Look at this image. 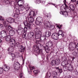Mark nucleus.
I'll list each match as a JSON object with an SVG mask.
<instances>
[{"label": "nucleus", "mask_w": 78, "mask_h": 78, "mask_svg": "<svg viewBox=\"0 0 78 78\" xmlns=\"http://www.w3.org/2000/svg\"><path fill=\"white\" fill-rule=\"evenodd\" d=\"M68 70L69 71H72L73 70V67L71 66L70 67V68H69L68 69Z\"/></svg>", "instance_id": "32"}, {"label": "nucleus", "mask_w": 78, "mask_h": 78, "mask_svg": "<svg viewBox=\"0 0 78 78\" xmlns=\"http://www.w3.org/2000/svg\"><path fill=\"white\" fill-rule=\"evenodd\" d=\"M58 34L59 35H59H61L62 37L64 36V34L62 33V31L61 30H60L59 31Z\"/></svg>", "instance_id": "24"}, {"label": "nucleus", "mask_w": 78, "mask_h": 78, "mask_svg": "<svg viewBox=\"0 0 78 78\" xmlns=\"http://www.w3.org/2000/svg\"><path fill=\"white\" fill-rule=\"evenodd\" d=\"M19 48L21 50L20 51V52H22V51H23V50H25V47L22 46V45H20Z\"/></svg>", "instance_id": "18"}, {"label": "nucleus", "mask_w": 78, "mask_h": 78, "mask_svg": "<svg viewBox=\"0 0 78 78\" xmlns=\"http://www.w3.org/2000/svg\"><path fill=\"white\" fill-rule=\"evenodd\" d=\"M41 4H42V5H44V4H45V1H42L41 2Z\"/></svg>", "instance_id": "47"}, {"label": "nucleus", "mask_w": 78, "mask_h": 78, "mask_svg": "<svg viewBox=\"0 0 78 78\" xmlns=\"http://www.w3.org/2000/svg\"><path fill=\"white\" fill-rule=\"evenodd\" d=\"M57 70L60 73H62V69H57Z\"/></svg>", "instance_id": "43"}, {"label": "nucleus", "mask_w": 78, "mask_h": 78, "mask_svg": "<svg viewBox=\"0 0 78 78\" xmlns=\"http://www.w3.org/2000/svg\"><path fill=\"white\" fill-rule=\"evenodd\" d=\"M46 76L48 78H51V73L50 72H48L46 74Z\"/></svg>", "instance_id": "22"}, {"label": "nucleus", "mask_w": 78, "mask_h": 78, "mask_svg": "<svg viewBox=\"0 0 78 78\" xmlns=\"http://www.w3.org/2000/svg\"><path fill=\"white\" fill-rule=\"evenodd\" d=\"M9 54H10V55H11L12 57H14V56H15V55H14V53H9Z\"/></svg>", "instance_id": "42"}, {"label": "nucleus", "mask_w": 78, "mask_h": 78, "mask_svg": "<svg viewBox=\"0 0 78 78\" xmlns=\"http://www.w3.org/2000/svg\"><path fill=\"white\" fill-rule=\"evenodd\" d=\"M0 28L1 29V30H3L4 28V26H3V25L2 24H0Z\"/></svg>", "instance_id": "33"}, {"label": "nucleus", "mask_w": 78, "mask_h": 78, "mask_svg": "<svg viewBox=\"0 0 78 78\" xmlns=\"http://www.w3.org/2000/svg\"><path fill=\"white\" fill-rule=\"evenodd\" d=\"M25 2V1L24 0H19L18 1V5L20 7H21L22 6L23 4V3Z\"/></svg>", "instance_id": "10"}, {"label": "nucleus", "mask_w": 78, "mask_h": 78, "mask_svg": "<svg viewBox=\"0 0 78 78\" xmlns=\"http://www.w3.org/2000/svg\"><path fill=\"white\" fill-rule=\"evenodd\" d=\"M0 20H1V21L3 22V21L4 20V18L2 16H0Z\"/></svg>", "instance_id": "38"}, {"label": "nucleus", "mask_w": 78, "mask_h": 78, "mask_svg": "<svg viewBox=\"0 0 78 78\" xmlns=\"http://www.w3.org/2000/svg\"><path fill=\"white\" fill-rule=\"evenodd\" d=\"M56 64L55 60H52L51 63V64L52 66H55Z\"/></svg>", "instance_id": "26"}, {"label": "nucleus", "mask_w": 78, "mask_h": 78, "mask_svg": "<svg viewBox=\"0 0 78 78\" xmlns=\"http://www.w3.org/2000/svg\"><path fill=\"white\" fill-rule=\"evenodd\" d=\"M43 37L44 38V39L45 38V36H43Z\"/></svg>", "instance_id": "63"}, {"label": "nucleus", "mask_w": 78, "mask_h": 78, "mask_svg": "<svg viewBox=\"0 0 78 78\" xmlns=\"http://www.w3.org/2000/svg\"><path fill=\"white\" fill-rule=\"evenodd\" d=\"M35 23L37 25H39L40 23H41L40 22L37 20L35 22Z\"/></svg>", "instance_id": "31"}, {"label": "nucleus", "mask_w": 78, "mask_h": 78, "mask_svg": "<svg viewBox=\"0 0 78 78\" xmlns=\"http://www.w3.org/2000/svg\"><path fill=\"white\" fill-rule=\"evenodd\" d=\"M60 14H62V15H64V11H61L60 12Z\"/></svg>", "instance_id": "49"}, {"label": "nucleus", "mask_w": 78, "mask_h": 78, "mask_svg": "<svg viewBox=\"0 0 78 78\" xmlns=\"http://www.w3.org/2000/svg\"><path fill=\"white\" fill-rule=\"evenodd\" d=\"M50 17H51V15H50Z\"/></svg>", "instance_id": "64"}, {"label": "nucleus", "mask_w": 78, "mask_h": 78, "mask_svg": "<svg viewBox=\"0 0 78 78\" xmlns=\"http://www.w3.org/2000/svg\"><path fill=\"white\" fill-rule=\"evenodd\" d=\"M45 35L46 37H49L51 36V33L49 32H46L45 33Z\"/></svg>", "instance_id": "17"}, {"label": "nucleus", "mask_w": 78, "mask_h": 78, "mask_svg": "<svg viewBox=\"0 0 78 78\" xmlns=\"http://www.w3.org/2000/svg\"><path fill=\"white\" fill-rule=\"evenodd\" d=\"M53 78H58V77H57L56 76H54Z\"/></svg>", "instance_id": "59"}, {"label": "nucleus", "mask_w": 78, "mask_h": 78, "mask_svg": "<svg viewBox=\"0 0 78 78\" xmlns=\"http://www.w3.org/2000/svg\"><path fill=\"white\" fill-rule=\"evenodd\" d=\"M1 57H2V56L0 55V58H1Z\"/></svg>", "instance_id": "62"}, {"label": "nucleus", "mask_w": 78, "mask_h": 78, "mask_svg": "<svg viewBox=\"0 0 78 78\" xmlns=\"http://www.w3.org/2000/svg\"><path fill=\"white\" fill-rule=\"evenodd\" d=\"M34 33L33 32H31L30 33V37H32L34 36Z\"/></svg>", "instance_id": "34"}, {"label": "nucleus", "mask_w": 78, "mask_h": 78, "mask_svg": "<svg viewBox=\"0 0 78 78\" xmlns=\"http://www.w3.org/2000/svg\"><path fill=\"white\" fill-rule=\"evenodd\" d=\"M50 28H52V29L54 28V26L52 25L50 26Z\"/></svg>", "instance_id": "51"}, {"label": "nucleus", "mask_w": 78, "mask_h": 78, "mask_svg": "<svg viewBox=\"0 0 78 78\" xmlns=\"http://www.w3.org/2000/svg\"><path fill=\"white\" fill-rule=\"evenodd\" d=\"M61 10H64V9H66V8L64 7V6L62 5L60 8Z\"/></svg>", "instance_id": "37"}, {"label": "nucleus", "mask_w": 78, "mask_h": 78, "mask_svg": "<svg viewBox=\"0 0 78 78\" xmlns=\"http://www.w3.org/2000/svg\"><path fill=\"white\" fill-rule=\"evenodd\" d=\"M37 20H39L40 23H42L43 22L42 18L41 17H38L37 18Z\"/></svg>", "instance_id": "19"}, {"label": "nucleus", "mask_w": 78, "mask_h": 78, "mask_svg": "<svg viewBox=\"0 0 78 78\" xmlns=\"http://www.w3.org/2000/svg\"><path fill=\"white\" fill-rule=\"evenodd\" d=\"M7 30L9 31H11V30H14V28H12V27L10 25H9L8 27H7Z\"/></svg>", "instance_id": "20"}, {"label": "nucleus", "mask_w": 78, "mask_h": 78, "mask_svg": "<svg viewBox=\"0 0 78 78\" xmlns=\"http://www.w3.org/2000/svg\"><path fill=\"white\" fill-rule=\"evenodd\" d=\"M52 74L53 76H56L57 75V72H56L55 71H52Z\"/></svg>", "instance_id": "25"}, {"label": "nucleus", "mask_w": 78, "mask_h": 78, "mask_svg": "<svg viewBox=\"0 0 78 78\" xmlns=\"http://www.w3.org/2000/svg\"><path fill=\"white\" fill-rule=\"evenodd\" d=\"M23 76V73H21L20 74V77L21 78H24V77H23L22 76Z\"/></svg>", "instance_id": "39"}, {"label": "nucleus", "mask_w": 78, "mask_h": 78, "mask_svg": "<svg viewBox=\"0 0 78 78\" xmlns=\"http://www.w3.org/2000/svg\"><path fill=\"white\" fill-rule=\"evenodd\" d=\"M35 52L36 53L37 55H39V54H42V50H39V47H36L35 49Z\"/></svg>", "instance_id": "7"}, {"label": "nucleus", "mask_w": 78, "mask_h": 78, "mask_svg": "<svg viewBox=\"0 0 78 78\" xmlns=\"http://www.w3.org/2000/svg\"><path fill=\"white\" fill-rule=\"evenodd\" d=\"M62 66H63V67H63L64 69V70H66V67H65V65H63V64H62Z\"/></svg>", "instance_id": "45"}, {"label": "nucleus", "mask_w": 78, "mask_h": 78, "mask_svg": "<svg viewBox=\"0 0 78 78\" xmlns=\"http://www.w3.org/2000/svg\"><path fill=\"white\" fill-rule=\"evenodd\" d=\"M8 19H6V21H4L3 23L5 27L6 28V29H7V27H8V24L9 23L8 22H7V21H8Z\"/></svg>", "instance_id": "14"}, {"label": "nucleus", "mask_w": 78, "mask_h": 78, "mask_svg": "<svg viewBox=\"0 0 78 78\" xmlns=\"http://www.w3.org/2000/svg\"><path fill=\"white\" fill-rule=\"evenodd\" d=\"M14 44V45L15 44V45H16L17 47L18 48H19L20 45H20V44L19 43H18V42L16 43V42H15V44Z\"/></svg>", "instance_id": "27"}, {"label": "nucleus", "mask_w": 78, "mask_h": 78, "mask_svg": "<svg viewBox=\"0 0 78 78\" xmlns=\"http://www.w3.org/2000/svg\"><path fill=\"white\" fill-rule=\"evenodd\" d=\"M75 9V6L73 4L70 5L68 8L66 9V11L67 12H71L73 11Z\"/></svg>", "instance_id": "4"}, {"label": "nucleus", "mask_w": 78, "mask_h": 78, "mask_svg": "<svg viewBox=\"0 0 78 78\" xmlns=\"http://www.w3.org/2000/svg\"><path fill=\"white\" fill-rule=\"evenodd\" d=\"M42 36V32L41 31L36 32L35 33V38L38 39L41 38Z\"/></svg>", "instance_id": "6"}, {"label": "nucleus", "mask_w": 78, "mask_h": 78, "mask_svg": "<svg viewBox=\"0 0 78 78\" xmlns=\"http://www.w3.org/2000/svg\"><path fill=\"white\" fill-rule=\"evenodd\" d=\"M48 4H49V5H54V6H55V4H51L50 3H48Z\"/></svg>", "instance_id": "53"}, {"label": "nucleus", "mask_w": 78, "mask_h": 78, "mask_svg": "<svg viewBox=\"0 0 78 78\" xmlns=\"http://www.w3.org/2000/svg\"><path fill=\"white\" fill-rule=\"evenodd\" d=\"M7 36L6 34V32L5 30H3L0 32V37L1 38H4Z\"/></svg>", "instance_id": "5"}, {"label": "nucleus", "mask_w": 78, "mask_h": 78, "mask_svg": "<svg viewBox=\"0 0 78 78\" xmlns=\"http://www.w3.org/2000/svg\"><path fill=\"white\" fill-rule=\"evenodd\" d=\"M25 34H23L22 35V37H23V38H27V37H26V35H27V34H26V33L24 32Z\"/></svg>", "instance_id": "35"}, {"label": "nucleus", "mask_w": 78, "mask_h": 78, "mask_svg": "<svg viewBox=\"0 0 78 78\" xmlns=\"http://www.w3.org/2000/svg\"><path fill=\"white\" fill-rule=\"evenodd\" d=\"M57 27L59 29H60V28H61V27H59V26H57Z\"/></svg>", "instance_id": "56"}, {"label": "nucleus", "mask_w": 78, "mask_h": 78, "mask_svg": "<svg viewBox=\"0 0 78 78\" xmlns=\"http://www.w3.org/2000/svg\"><path fill=\"white\" fill-rule=\"evenodd\" d=\"M13 47H10L8 50V51H10V52H12L13 51Z\"/></svg>", "instance_id": "23"}, {"label": "nucleus", "mask_w": 78, "mask_h": 78, "mask_svg": "<svg viewBox=\"0 0 78 78\" xmlns=\"http://www.w3.org/2000/svg\"><path fill=\"white\" fill-rule=\"evenodd\" d=\"M2 42V39H0V43H1V42Z\"/></svg>", "instance_id": "58"}, {"label": "nucleus", "mask_w": 78, "mask_h": 78, "mask_svg": "<svg viewBox=\"0 0 78 78\" xmlns=\"http://www.w3.org/2000/svg\"><path fill=\"white\" fill-rule=\"evenodd\" d=\"M66 12H63V15L65 16L66 17H67L68 16V13H67V12H67V10H66Z\"/></svg>", "instance_id": "28"}, {"label": "nucleus", "mask_w": 78, "mask_h": 78, "mask_svg": "<svg viewBox=\"0 0 78 78\" xmlns=\"http://www.w3.org/2000/svg\"><path fill=\"white\" fill-rule=\"evenodd\" d=\"M59 35L57 33H55L53 34L52 36V38L53 39H55V40H58L59 38Z\"/></svg>", "instance_id": "8"}, {"label": "nucleus", "mask_w": 78, "mask_h": 78, "mask_svg": "<svg viewBox=\"0 0 78 78\" xmlns=\"http://www.w3.org/2000/svg\"><path fill=\"white\" fill-rule=\"evenodd\" d=\"M3 72V69L2 68H0V74H2Z\"/></svg>", "instance_id": "36"}, {"label": "nucleus", "mask_w": 78, "mask_h": 78, "mask_svg": "<svg viewBox=\"0 0 78 78\" xmlns=\"http://www.w3.org/2000/svg\"><path fill=\"white\" fill-rule=\"evenodd\" d=\"M63 2H64V5L65 6V7L66 8H67V5L66 4V0H64V1H63Z\"/></svg>", "instance_id": "40"}, {"label": "nucleus", "mask_w": 78, "mask_h": 78, "mask_svg": "<svg viewBox=\"0 0 78 78\" xmlns=\"http://www.w3.org/2000/svg\"><path fill=\"white\" fill-rule=\"evenodd\" d=\"M5 2L6 4H9V0H6Z\"/></svg>", "instance_id": "46"}, {"label": "nucleus", "mask_w": 78, "mask_h": 78, "mask_svg": "<svg viewBox=\"0 0 78 78\" xmlns=\"http://www.w3.org/2000/svg\"><path fill=\"white\" fill-rule=\"evenodd\" d=\"M33 72L35 73H38V71H37V70L33 71Z\"/></svg>", "instance_id": "44"}, {"label": "nucleus", "mask_w": 78, "mask_h": 78, "mask_svg": "<svg viewBox=\"0 0 78 78\" xmlns=\"http://www.w3.org/2000/svg\"><path fill=\"white\" fill-rule=\"evenodd\" d=\"M71 76L69 75L67 76V78H71Z\"/></svg>", "instance_id": "52"}, {"label": "nucleus", "mask_w": 78, "mask_h": 78, "mask_svg": "<svg viewBox=\"0 0 78 78\" xmlns=\"http://www.w3.org/2000/svg\"><path fill=\"white\" fill-rule=\"evenodd\" d=\"M30 17L28 18V21L29 23H33L34 21V18L36 17L35 12L33 11H30L29 12Z\"/></svg>", "instance_id": "1"}, {"label": "nucleus", "mask_w": 78, "mask_h": 78, "mask_svg": "<svg viewBox=\"0 0 78 78\" xmlns=\"http://www.w3.org/2000/svg\"><path fill=\"white\" fill-rule=\"evenodd\" d=\"M51 23V22H49L48 21H46L45 23L44 24L43 26V27L44 28H46V27H48L50 26V24Z\"/></svg>", "instance_id": "11"}, {"label": "nucleus", "mask_w": 78, "mask_h": 78, "mask_svg": "<svg viewBox=\"0 0 78 78\" xmlns=\"http://www.w3.org/2000/svg\"><path fill=\"white\" fill-rule=\"evenodd\" d=\"M16 14L15 13H13V17H15L16 16Z\"/></svg>", "instance_id": "54"}, {"label": "nucleus", "mask_w": 78, "mask_h": 78, "mask_svg": "<svg viewBox=\"0 0 78 78\" xmlns=\"http://www.w3.org/2000/svg\"><path fill=\"white\" fill-rule=\"evenodd\" d=\"M71 0V2H76V0Z\"/></svg>", "instance_id": "55"}, {"label": "nucleus", "mask_w": 78, "mask_h": 78, "mask_svg": "<svg viewBox=\"0 0 78 78\" xmlns=\"http://www.w3.org/2000/svg\"><path fill=\"white\" fill-rule=\"evenodd\" d=\"M75 74H76V75H78V72L77 71H76V70L75 71Z\"/></svg>", "instance_id": "50"}, {"label": "nucleus", "mask_w": 78, "mask_h": 78, "mask_svg": "<svg viewBox=\"0 0 78 78\" xmlns=\"http://www.w3.org/2000/svg\"><path fill=\"white\" fill-rule=\"evenodd\" d=\"M74 59V58H73L72 60L73 61V60Z\"/></svg>", "instance_id": "61"}, {"label": "nucleus", "mask_w": 78, "mask_h": 78, "mask_svg": "<svg viewBox=\"0 0 78 78\" xmlns=\"http://www.w3.org/2000/svg\"><path fill=\"white\" fill-rule=\"evenodd\" d=\"M20 64L19 62L15 63L13 67L15 68V69H17V70H19L20 69Z\"/></svg>", "instance_id": "9"}, {"label": "nucleus", "mask_w": 78, "mask_h": 78, "mask_svg": "<svg viewBox=\"0 0 78 78\" xmlns=\"http://www.w3.org/2000/svg\"><path fill=\"white\" fill-rule=\"evenodd\" d=\"M69 50H74V48H73L72 45H69Z\"/></svg>", "instance_id": "30"}, {"label": "nucleus", "mask_w": 78, "mask_h": 78, "mask_svg": "<svg viewBox=\"0 0 78 78\" xmlns=\"http://www.w3.org/2000/svg\"><path fill=\"white\" fill-rule=\"evenodd\" d=\"M14 29H12L9 31V34L11 36H13L15 34V31H14Z\"/></svg>", "instance_id": "16"}, {"label": "nucleus", "mask_w": 78, "mask_h": 78, "mask_svg": "<svg viewBox=\"0 0 78 78\" xmlns=\"http://www.w3.org/2000/svg\"><path fill=\"white\" fill-rule=\"evenodd\" d=\"M58 62H60V59H58Z\"/></svg>", "instance_id": "57"}, {"label": "nucleus", "mask_w": 78, "mask_h": 78, "mask_svg": "<svg viewBox=\"0 0 78 78\" xmlns=\"http://www.w3.org/2000/svg\"><path fill=\"white\" fill-rule=\"evenodd\" d=\"M23 23L25 27H24L22 28V29H23L24 31V33H27L28 29L29 30L31 29V25L30 23H28V22L27 21H25L23 22Z\"/></svg>", "instance_id": "2"}, {"label": "nucleus", "mask_w": 78, "mask_h": 78, "mask_svg": "<svg viewBox=\"0 0 78 78\" xmlns=\"http://www.w3.org/2000/svg\"><path fill=\"white\" fill-rule=\"evenodd\" d=\"M34 31L35 32V34H36V32H39V31H37V28L35 29Z\"/></svg>", "instance_id": "48"}, {"label": "nucleus", "mask_w": 78, "mask_h": 78, "mask_svg": "<svg viewBox=\"0 0 78 78\" xmlns=\"http://www.w3.org/2000/svg\"><path fill=\"white\" fill-rule=\"evenodd\" d=\"M8 21H7V22H8L9 23H13L14 22V20L12 18H9V19H7Z\"/></svg>", "instance_id": "12"}, {"label": "nucleus", "mask_w": 78, "mask_h": 78, "mask_svg": "<svg viewBox=\"0 0 78 78\" xmlns=\"http://www.w3.org/2000/svg\"><path fill=\"white\" fill-rule=\"evenodd\" d=\"M44 49H45V51L46 53H49V51L50 50V49L49 48L47 47H44Z\"/></svg>", "instance_id": "21"}, {"label": "nucleus", "mask_w": 78, "mask_h": 78, "mask_svg": "<svg viewBox=\"0 0 78 78\" xmlns=\"http://www.w3.org/2000/svg\"><path fill=\"white\" fill-rule=\"evenodd\" d=\"M46 16L47 17H48V14H47V15H46Z\"/></svg>", "instance_id": "60"}, {"label": "nucleus", "mask_w": 78, "mask_h": 78, "mask_svg": "<svg viewBox=\"0 0 78 78\" xmlns=\"http://www.w3.org/2000/svg\"><path fill=\"white\" fill-rule=\"evenodd\" d=\"M23 7L25 8V9H27V11H28V10H29L30 9V8H29V6L27 4H25L23 5Z\"/></svg>", "instance_id": "15"}, {"label": "nucleus", "mask_w": 78, "mask_h": 78, "mask_svg": "<svg viewBox=\"0 0 78 78\" xmlns=\"http://www.w3.org/2000/svg\"><path fill=\"white\" fill-rule=\"evenodd\" d=\"M4 70L6 72L8 71L10 69V67L9 66L6 65H4Z\"/></svg>", "instance_id": "13"}, {"label": "nucleus", "mask_w": 78, "mask_h": 78, "mask_svg": "<svg viewBox=\"0 0 78 78\" xmlns=\"http://www.w3.org/2000/svg\"><path fill=\"white\" fill-rule=\"evenodd\" d=\"M30 70H33L34 69H35V67L34 66L30 67Z\"/></svg>", "instance_id": "41"}, {"label": "nucleus", "mask_w": 78, "mask_h": 78, "mask_svg": "<svg viewBox=\"0 0 78 78\" xmlns=\"http://www.w3.org/2000/svg\"><path fill=\"white\" fill-rule=\"evenodd\" d=\"M34 1L36 4H39V3H41V0H34Z\"/></svg>", "instance_id": "29"}, {"label": "nucleus", "mask_w": 78, "mask_h": 78, "mask_svg": "<svg viewBox=\"0 0 78 78\" xmlns=\"http://www.w3.org/2000/svg\"><path fill=\"white\" fill-rule=\"evenodd\" d=\"M6 41H9V44L10 45H12L13 44H15L16 40L14 39H11V37L10 35H8L5 37Z\"/></svg>", "instance_id": "3"}]
</instances>
